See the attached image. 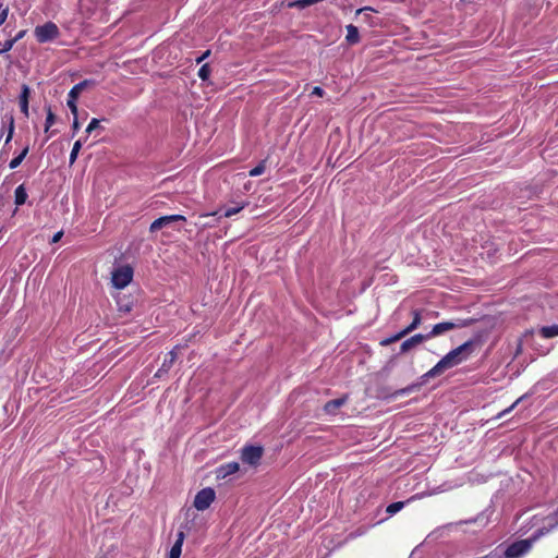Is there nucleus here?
<instances>
[{"instance_id":"obj_31","label":"nucleus","mask_w":558,"mask_h":558,"mask_svg":"<svg viewBox=\"0 0 558 558\" xmlns=\"http://www.w3.org/2000/svg\"><path fill=\"white\" fill-rule=\"evenodd\" d=\"M99 123L100 121L96 118H93L89 122V124L87 125L85 132L87 134H90L95 129H97L99 126Z\"/></svg>"},{"instance_id":"obj_24","label":"nucleus","mask_w":558,"mask_h":558,"mask_svg":"<svg viewBox=\"0 0 558 558\" xmlns=\"http://www.w3.org/2000/svg\"><path fill=\"white\" fill-rule=\"evenodd\" d=\"M266 169V160H262L256 167L248 171L250 177H258L265 172Z\"/></svg>"},{"instance_id":"obj_35","label":"nucleus","mask_w":558,"mask_h":558,"mask_svg":"<svg viewBox=\"0 0 558 558\" xmlns=\"http://www.w3.org/2000/svg\"><path fill=\"white\" fill-rule=\"evenodd\" d=\"M8 17V9H4L0 12V26L5 22Z\"/></svg>"},{"instance_id":"obj_25","label":"nucleus","mask_w":558,"mask_h":558,"mask_svg":"<svg viewBox=\"0 0 558 558\" xmlns=\"http://www.w3.org/2000/svg\"><path fill=\"white\" fill-rule=\"evenodd\" d=\"M403 507H404V502H403V501H396V502L390 504V505L387 507L386 512H387L389 515H393V514H396L397 512H399Z\"/></svg>"},{"instance_id":"obj_7","label":"nucleus","mask_w":558,"mask_h":558,"mask_svg":"<svg viewBox=\"0 0 558 558\" xmlns=\"http://www.w3.org/2000/svg\"><path fill=\"white\" fill-rule=\"evenodd\" d=\"M263 447L260 446H245L241 452V459L244 463L250 465H256L259 463L263 457Z\"/></svg>"},{"instance_id":"obj_11","label":"nucleus","mask_w":558,"mask_h":558,"mask_svg":"<svg viewBox=\"0 0 558 558\" xmlns=\"http://www.w3.org/2000/svg\"><path fill=\"white\" fill-rule=\"evenodd\" d=\"M185 534L183 531L177 533V539L172 545L168 558H180Z\"/></svg>"},{"instance_id":"obj_23","label":"nucleus","mask_w":558,"mask_h":558,"mask_svg":"<svg viewBox=\"0 0 558 558\" xmlns=\"http://www.w3.org/2000/svg\"><path fill=\"white\" fill-rule=\"evenodd\" d=\"M246 205H247V203L243 202L236 206L227 207L223 211V216L226 218L232 217L233 215H236L238 213H240Z\"/></svg>"},{"instance_id":"obj_4","label":"nucleus","mask_w":558,"mask_h":558,"mask_svg":"<svg viewBox=\"0 0 558 558\" xmlns=\"http://www.w3.org/2000/svg\"><path fill=\"white\" fill-rule=\"evenodd\" d=\"M133 279V268L129 265L120 266L112 271L111 281L117 289L125 288Z\"/></svg>"},{"instance_id":"obj_9","label":"nucleus","mask_w":558,"mask_h":558,"mask_svg":"<svg viewBox=\"0 0 558 558\" xmlns=\"http://www.w3.org/2000/svg\"><path fill=\"white\" fill-rule=\"evenodd\" d=\"M427 381H423V375L420 377V380L417 383H413L404 388H401V389H398L396 391H393L388 398L389 399H397L398 397L400 396H407V395H410L414 391H417L420 390V388L426 384Z\"/></svg>"},{"instance_id":"obj_36","label":"nucleus","mask_w":558,"mask_h":558,"mask_svg":"<svg viewBox=\"0 0 558 558\" xmlns=\"http://www.w3.org/2000/svg\"><path fill=\"white\" fill-rule=\"evenodd\" d=\"M25 34H26V31H24V29H23V31H20V32H19V33H17V34L12 38V40H14V44H15L16 41H19L20 39H22V38L25 36Z\"/></svg>"},{"instance_id":"obj_26","label":"nucleus","mask_w":558,"mask_h":558,"mask_svg":"<svg viewBox=\"0 0 558 558\" xmlns=\"http://www.w3.org/2000/svg\"><path fill=\"white\" fill-rule=\"evenodd\" d=\"M81 147H82V142L78 140L74 143L73 148L70 153V165H73L75 162Z\"/></svg>"},{"instance_id":"obj_33","label":"nucleus","mask_w":558,"mask_h":558,"mask_svg":"<svg viewBox=\"0 0 558 558\" xmlns=\"http://www.w3.org/2000/svg\"><path fill=\"white\" fill-rule=\"evenodd\" d=\"M520 400H521V398H520V399H518L514 403H512L508 409H506V410H504L502 412H500V413L498 414V417H502V416H505L507 413H509L510 411H512V410H513V408H514V407L520 402Z\"/></svg>"},{"instance_id":"obj_38","label":"nucleus","mask_w":558,"mask_h":558,"mask_svg":"<svg viewBox=\"0 0 558 558\" xmlns=\"http://www.w3.org/2000/svg\"><path fill=\"white\" fill-rule=\"evenodd\" d=\"M63 233L61 231L57 232L53 236H52V240L51 242L52 243H57L58 241H60V239L62 238Z\"/></svg>"},{"instance_id":"obj_41","label":"nucleus","mask_w":558,"mask_h":558,"mask_svg":"<svg viewBox=\"0 0 558 558\" xmlns=\"http://www.w3.org/2000/svg\"><path fill=\"white\" fill-rule=\"evenodd\" d=\"M168 372H165V371H161V366L159 367V369L156 372L155 376L156 377H161L163 376L165 374H167Z\"/></svg>"},{"instance_id":"obj_2","label":"nucleus","mask_w":558,"mask_h":558,"mask_svg":"<svg viewBox=\"0 0 558 558\" xmlns=\"http://www.w3.org/2000/svg\"><path fill=\"white\" fill-rule=\"evenodd\" d=\"M34 35L39 44L50 43L60 36V29L53 22H46L34 29Z\"/></svg>"},{"instance_id":"obj_28","label":"nucleus","mask_w":558,"mask_h":558,"mask_svg":"<svg viewBox=\"0 0 558 558\" xmlns=\"http://www.w3.org/2000/svg\"><path fill=\"white\" fill-rule=\"evenodd\" d=\"M210 75V68L208 64H203L201 69L198 70V76L202 81L208 80Z\"/></svg>"},{"instance_id":"obj_34","label":"nucleus","mask_w":558,"mask_h":558,"mask_svg":"<svg viewBox=\"0 0 558 558\" xmlns=\"http://www.w3.org/2000/svg\"><path fill=\"white\" fill-rule=\"evenodd\" d=\"M325 92L322 87L319 86H315L312 90V95H315V96H318V97H322L324 96Z\"/></svg>"},{"instance_id":"obj_42","label":"nucleus","mask_w":558,"mask_h":558,"mask_svg":"<svg viewBox=\"0 0 558 558\" xmlns=\"http://www.w3.org/2000/svg\"><path fill=\"white\" fill-rule=\"evenodd\" d=\"M556 558H558V556Z\"/></svg>"},{"instance_id":"obj_15","label":"nucleus","mask_w":558,"mask_h":558,"mask_svg":"<svg viewBox=\"0 0 558 558\" xmlns=\"http://www.w3.org/2000/svg\"><path fill=\"white\" fill-rule=\"evenodd\" d=\"M345 39L350 45H354L360 41V34H359V29L356 26H354L352 24L347 25Z\"/></svg>"},{"instance_id":"obj_27","label":"nucleus","mask_w":558,"mask_h":558,"mask_svg":"<svg viewBox=\"0 0 558 558\" xmlns=\"http://www.w3.org/2000/svg\"><path fill=\"white\" fill-rule=\"evenodd\" d=\"M56 120L54 114L52 113L51 109L48 108L46 121H45V131L48 132V130L53 125Z\"/></svg>"},{"instance_id":"obj_17","label":"nucleus","mask_w":558,"mask_h":558,"mask_svg":"<svg viewBox=\"0 0 558 558\" xmlns=\"http://www.w3.org/2000/svg\"><path fill=\"white\" fill-rule=\"evenodd\" d=\"M90 84V81L85 80L75 84L69 92L70 98H78L80 94Z\"/></svg>"},{"instance_id":"obj_32","label":"nucleus","mask_w":558,"mask_h":558,"mask_svg":"<svg viewBox=\"0 0 558 558\" xmlns=\"http://www.w3.org/2000/svg\"><path fill=\"white\" fill-rule=\"evenodd\" d=\"M166 218L170 225L174 221H185L186 220L185 217L182 215H170V216H166Z\"/></svg>"},{"instance_id":"obj_8","label":"nucleus","mask_w":558,"mask_h":558,"mask_svg":"<svg viewBox=\"0 0 558 558\" xmlns=\"http://www.w3.org/2000/svg\"><path fill=\"white\" fill-rule=\"evenodd\" d=\"M428 340V337L426 333H416L408 339H405L401 345H400V353H407L411 349L415 348L416 345L421 344L423 341Z\"/></svg>"},{"instance_id":"obj_10","label":"nucleus","mask_w":558,"mask_h":558,"mask_svg":"<svg viewBox=\"0 0 558 558\" xmlns=\"http://www.w3.org/2000/svg\"><path fill=\"white\" fill-rule=\"evenodd\" d=\"M240 469V465L238 462H228L225 464H221L216 470L217 478H226L229 475H232L236 473Z\"/></svg>"},{"instance_id":"obj_3","label":"nucleus","mask_w":558,"mask_h":558,"mask_svg":"<svg viewBox=\"0 0 558 558\" xmlns=\"http://www.w3.org/2000/svg\"><path fill=\"white\" fill-rule=\"evenodd\" d=\"M470 320L466 319H456L450 322H441L435 324L429 332H427L428 340L438 336H441L448 331L453 329H459L469 326Z\"/></svg>"},{"instance_id":"obj_1","label":"nucleus","mask_w":558,"mask_h":558,"mask_svg":"<svg viewBox=\"0 0 558 558\" xmlns=\"http://www.w3.org/2000/svg\"><path fill=\"white\" fill-rule=\"evenodd\" d=\"M475 341L469 340L461 345L449 351L442 356L436 365H434L428 372L423 374V381H427L429 378H434L442 375L447 369L452 368L462 362L466 361L474 351Z\"/></svg>"},{"instance_id":"obj_29","label":"nucleus","mask_w":558,"mask_h":558,"mask_svg":"<svg viewBox=\"0 0 558 558\" xmlns=\"http://www.w3.org/2000/svg\"><path fill=\"white\" fill-rule=\"evenodd\" d=\"M76 98H70V96L68 95V101H66V105L69 107V109L71 110L72 114L74 117L77 116V106H76Z\"/></svg>"},{"instance_id":"obj_30","label":"nucleus","mask_w":558,"mask_h":558,"mask_svg":"<svg viewBox=\"0 0 558 558\" xmlns=\"http://www.w3.org/2000/svg\"><path fill=\"white\" fill-rule=\"evenodd\" d=\"M14 46V40L11 39H8L5 40L3 44H1V48H0V54H3L8 51H10Z\"/></svg>"},{"instance_id":"obj_39","label":"nucleus","mask_w":558,"mask_h":558,"mask_svg":"<svg viewBox=\"0 0 558 558\" xmlns=\"http://www.w3.org/2000/svg\"><path fill=\"white\" fill-rule=\"evenodd\" d=\"M72 129H73L74 132L78 131V129H80V123H78V120H77V116L74 117Z\"/></svg>"},{"instance_id":"obj_6","label":"nucleus","mask_w":558,"mask_h":558,"mask_svg":"<svg viewBox=\"0 0 558 558\" xmlns=\"http://www.w3.org/2000/svg\"><path fill=\"white\" fill-rule=\"evenodd\" d=\"M215 497H216V493L213 488H210V487L203 488L196 494L193 505L197 510L204 511L207 508H209L211 502L215 500Z\"/></svg>"},{"instance_id":"obj_20","label":"nucleus","mask_w":558,"mask_h":558,"mask_svg":"<svg viewBox=\"0 0 558 558\" xmlns=\"http://www.w3.org/2000/svg\"><path fill=\"white\" fill-rule=\"evenodd\" d=\"M28 93H29V88L26 85H23V90H22V94L20 97V106H21V110L25 114H27V112H28V100H27Z\"/></svg>"},{"instance_id":"obj_40","label":"nucleus","mask_w":558,"mask_h":558,"mask_svg":"<svg viewBox=\"0 0 558 558\" xmlns=\"http://www.w3.org/2000/svg\"><path fill=\"white\" fill-rule=\"evenodd\" d=\"M366 11H374L371 7H364V8H361L356 11V14H362V13H365Z\"/></svg>"},{"instance_id":"obj_22","label":"nucleus","mask_w":558,"mask_h":558,"mask_svg":"<svg viewBox=\"0 0 558 558\" xmlns=\"http://www.w3.org/2000/svg\"><path fill=\"white\" fill-rule=\"evenodd\" d=\"M403 337H405V332H403L402 330H400L399 332H397L396 335H392L388 338H385L380 341V345L381 347H388L390 345L391 343L402 339Z\"/></svg>"},{"instance_id":"obj_37","label":"nucleus","mask_w":558,"mask_h":558,"mask_svg":"<svg viewBox=\"0 0 558 558\" xmlns=\"http://www.w3.org/2000/svg\"><path fill=\"white\" fill-rule=\"evenodd\" d=\"M210 54L209 50H206L201 57L196 59L197 63H201L203 60H205Z\"/></svg>"},{"instance_id":"obj_5","label":"nucleus","mask_w":558,"mask_h":558,"mask_svg":"<svg viewBox=\"0 0 558 558\" xmlns=\"http://www.w3.org/2000/svg\"><path fill=\"white\" fill-rule=\"evenodd\" d=\"M533 545V539H520L510 544L505 550L506 558H521L527 554Z\"/></svg>"},{"instance_id":"obj_16","label":"nucleus","mask_w":558,"mask_h":558,"mask_svg":"<svg viewBox=\"0 0 558 558\" xmlns=\"http://www.w3.org/2000/svg\"><path fill=\"white\" fill-rule=\"evenodd\" d=\"M27 192L24 184L19 185L14 192V203L16 206H22L26 203Z\"/></svg>"},{"instance_id":"obj_19","label":"nucleus","mask_w":558,"mask_h":558,"mask_svg":"<svg viewBox=\"0 0 558 558\" xmlns=\"http://www.w3.org/2000/svg\"><path fill=\"white\" fill-rule=\"evenodd\" d=\"M168 226H170V223L168 222L166 216H162V217H159V218L155 219L151 222V225L149 227V231L150 232H156V231H158V230H160V229H162L165 227H168Z\"/></svg>"},{"instance_id":"obj_13","label":"nucleus","mask_w":558,"mask_h":558,"mask_svg":"<svg viewBox=\"0 0 558 558\" xmlns=\"http://www.w3.org/2000/svg\"><path fill=\"white\" fill-rule=\"evenodd\" d=\"M412 314H413V320L411 322L410 325H408L404 329H402V331L405 332V336L411 333L415 329H417L422 323V316H421L420 310H414L412 312Z\"/></svg>"},{"instance_id":"obj_12","label":"nucleus","mask_w":558,"mask_h":558,"mask_svg":"<svg viewBox=\"0 0 558 558\" xmlns=\"http://www.w3.org/2000/svg\"><path fill=\"white\" fill-rule=\"evenodd\" d=\"M345 401L347 398L332 399L325 404L324 410L328 414H335L338 409L345 403Z\"/></svg>"},{"instance_id":"obj_21","label":"nucleus","mask_w":558,"mask_h":558,"mask_svg":"<svg viewBox=\"0 0 558 558\" xmlns=\"http://www.w3.org/2000/svg\"><path fill=\"white\" fill-rule=\"evenodd\" d=\"M27 153H28V147H25L16 157H14L10 161V163H9L10 169L17 168L22 163L24 158L26 157Z\"/></svg>"},{"instance_id":"obj_18","label":"nucleus","mask_w":558,"mask_h":558,"mask_svg":"<svg viewBox=\"0 0 558 558\" xmlns=\"http://www.w3.org/2000/svg\"><path fill=\"white\" fill-rule=\"evenodd\" d=\"M539 335L543 338L558 337V325L544 326L539 329Z\"/></svg>"},{"instance_id":"obj_14","label":"nucleus","mask_w":558,"mask_h":558,"mask_svg":"<svg viewBox=\"0 0 558 558\" xmlns=\"http://www.w3.org/2000/svg\"><path fill=\"white\" fill-rule=\"evenodd\" d=\"M178 347L173 348L170 352H168L165 356V360L161 364V371L169 372L172 367L173 363L175 362L178 354H177Z\"/></svg>"}]
</instances>
